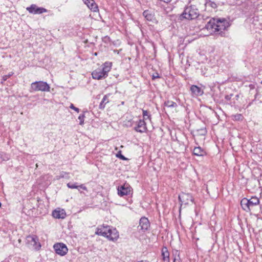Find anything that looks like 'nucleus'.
I'll return each mask as SVG.
<instances>
[{
  "instance_id": "obj_20",
  "label": "nucleus",
  "mask_w": 262,
  "mask_h": 262,
  "mask_svg": "<svg viewBox=\"0 0 262 262\" xmlns=\"http://www.w3.org/2000/svg\"><path fill=\"white\" fill-rule=\"evenodd\" d=\"M67 186L69 188H71V189L80 188L84 190H87L86 187L83 184H81V185L78 186L76 184H71V183H69L67 184Z\"/></svg>"
},
{
  "instance_id": "obj_13",
  "label": "nucleus",
  "mask_w": 262,
  "mask_h": 262,
  "mask_svg": "<svg viewBox=\"0 0 262 262\" xmlns=\"http://www.w3.org/2000/svg\"><path fill=\"white\" fill-rule=\"evenodd\" d=\"M83 2L89 9L93 12L98 11V8L94 0H83Z\"/></svg>"
},
{
  "instance_id": "obj_5",
  "label": "nucleus",
  "mask_w": 262,
  "mask_h": 262,
  "mask_svg": "<svg viewBox=\"0 0 262 262\" xmlns=\"http://www.w3.org/2000/svg\"><path fill=\"white\" fill-rule=\"evenodd\" d=\"M179 199L180 201L181 202V207L180 208V212H181V208L183 206L184 207L186 205H188L190 203H192L193 199L192 196L188 194L185 193H182L179 195Z\"/></svg>"
},
{
  "instance_id": "obj_31",
  "label": "nucleus",
  "mask_w": 262,
  "mask_h": 262,
  "mask_svg": "<svg viewBox=\"0 0 262 262\" xmlns=\"http://www.w3.org/2000/svg\"><path fill=\"white\" fill-rule=\"evenodd\" d=\"M13 73L9 74L8 75H5L3 77V79L4 81L6 80L9 77L13 75Z\"/></svg>"
},
{
  "instance_id": "obj_23",
  "label": "nucleus",
  "mask_w": 262,
  "mask_h": 262,
  "mask_svg": "<svg viewBox=\"0 0 262 262\" xmlns=\"http://www.w3.org/2000/svg\"><path fill=\"white\" fill-rule=\"evenodd\" d=\"M173 262H181L180 252L178 250L173 251Z\"/></svg>"
},
{
  "instance_id": "obj_24",
  "label": "nucleus",
  "mask_w": 262,
  "mask_h": 262,
  "mask_svg": "<svg viewBox=\"0 0 262 262\" xmlns=\"http://www.w3.org/2000/svg\"><path fill=\"white\" fill-rule=\"evenodd\" d=\"M164 104L165 106H167V107L176 108L177 106V104L176 102L169 100L166 101Z\"/></svg>"
},
{
  "instance_id": "obj_14",
  "label": "nucleus",
  "mask_w": 262,
  "mask_h": 262,
  "mask_svg": "<svg viewBox=\"0 0 262 262\" xmlns=\"http://www.w3.org/2000/svg\"><path fill=\"white\" fill-rule=\"evenodd\" d=\"M119 237V233L116 229L111 228L106 238L111 241H116Z\"/></svg>"
},
{
  "instance_id": "obj_35",
  "label": "nucleus",
  "mask_w": 262,
  "mask_h": 262,
  "mask_svg": "<svg viewBox=\"0 0 262 262\" xmlns=\"http://www.w3.org/2000/svg\"><path fill=\"white\" fill-rule=\"evenodd\" d=\"M97 55V53H95V55L96 56Z\"/></svg>"
},
{
  "instance_id": "obj_36",
  "label": "nucleus",
  "mask_w": 262,
  "mask_h": 262,
  "mask_svg": "<svg viewBox=\"0 0 262 262\" xmlns=\"http://www.w3.org/2000/svg\"><path fill=\"white\" fill-rule=\"evenodd\" d=\"M1 206H2V204H1V203L0 202V208L1 207Z\"/></svg>"
},
{
  "instance_id": "obj_30",
  "label": "nucleus",
  "mask_w": 262,
  "mask_h": 262,
  "mask_svg": "<svg viewBox=\"0 0 262 262\" xmlns=\"http://www.w3.org/2000/svg\"><path fill=\"white\" fill-rule=\"evenodd\" d=\"M70 107L71 108L75 110L77 112H79V109L78 108H77V107H75L73 104H71V105L70 106Z\"/></svg>"
},
{
  "instance_id": "obj_25",
  "label": "nucleus",
  "mask_w": 262,
  "mask_h": 262,
  "mask_svg": "<svg viewBox=\"0 0 262 262\" xmlns=\"http://www.w3.org/2000/svg\"><path fill=\"white\" fill-rule=\"evenodd\" d=\"M107 102H108V97L106 95H105L104 97H103V98L100 104V108H104V104H105L106 103H107Z\"/></svg>"
},
{
  "instance_id": "obj_10",
  "label": "nucleus",
  "mask_w": 262,
  "mask_h": 262,
  "mask_svg": "<svg viewBox=\"0 0 262 262\" xmlns=\"http://www.w3.org/2000/svg\"><path fill=\"white\" fill-rule=\"evenodd\" d=\"M111 228L109 226H102L98 228L95 233L99 235H102L106 237L107 235L110 231Z\"/></svg>"
},
{
  "instance_id": "obj_8",
  "label": "nucleus",
  "mask_w": 262,
  "mask_h": 262,
  "mask_svg": "<svg viewBox=\"0 0 262 262\" xmlns=\"http://www.w3.org/2000/svg\"><path fill=\"white\" fill-rule=\"evenodd\" d=\"M27 10L31 13L41 14L46 12L47 10L43 8H39L35 5H32L30 7H27Z\"/></svg>"
},
{
  "instance_id": "obj_18",
  "label": "nucleus",
  "mask_w": 262,
  "mask_h": 262,
  "mask_svg": "<svg viewBox=\"0 0 262 262\" xmlns=\"http://www.w3.org/2000/svg\"><path fill=\"white\" fill-rule=\"evenodd\" d=\"M111 66L112 63L110 62H105L103 64V67L101 70L104 74L105 77L107 76V73L110 71L111 69Z\"/></svg>"
},
{
  "instance_id": "obj_16",
  "label": "nucleus",
  "mask_w": 262,
  "mask_h": 262,
  "mask_svg": "<svg viewBox=\"0 0 262 262\" xmlns=\"http://www.w3.org/2000/svg\"><path fill=\"white\" fill-rule=\"evenodd\" d=\"M194 155L198 156H204L206 154V151L200 147H195L193 149Z\"/></svg>"
},
{
  "instance_id": "obj_4",
  "label": "nucleus",
  "mask_w": 262,
  "mask_h": 262,
  "mask_svg": "<svg viewBox=\"0 0 262 262\" xmlns=\"http://www.w3.org/2000/svg\"><path fill=\"white\" fill-rule=\"evenodd\" d=\"M31 89L34 91L49 92L50 87L46 82L39 81L32 83Z\"/></svg>"
},
{
  "instance_id": "obj_2",
  "label": "nucleus",
  "mask_w": 262,
  "mask_h": 262,
  "mask_svg": "<svg viewBox=\"0 0 262 262\" xmlns=\"http://www.w3.org/2000/svg\"><path fill=\"white\" fill-rule=\"evenodd\" d=\"M259 203V199L255 196L251 197L250 199L244 198L241 202L242 208L247 212L251 210L253 207Z\"/></svg>"
},
{
  "instance_id": "obj_7",
  "label": "nucleus",
  "mask_w": 262,
  "mask_h": 262,
  "mask_svg": "<svg viewBox=\"0 0 262 262\" xmlns=\"http://www.w3.org/2000/svg\"><path fill=\"white\" fill-rule=\"evenodd\" d=\"M130 191L131 187L126 184L118 188V194L120 196L128 195Z\"/></svg>"
},
{
  "instance_id": "obj_26",
  "label": "nucleus",
  "mask_w": 262,
  "mask_h": 262,
  "mask_svg": "<svg viewBox=\"0 0 262 262\" xmlns=\"http://www.w3.org/2000/svg\"><path fill=\"white\" fill-rule=\"evenodd\" d=\"M206 7L209 6V7H211L214 9V8H216L217 5L215 3L211 2V1H209V2H206Z\"/></svg>"
},
{
  "instance_id": "obj_27",
  "label": "nucleus",
  "mask_w": 262,
  "mask_h": 262,
  "mask_svg": "<svg viewBox=\"0 0 262 262\" xmlns=\"http://www.w3.org/2000/svg\"><path fill=\"white\" fill-rule=\"evenodd\" d=\"M143 116L144 120H146L147 119H150V116L148 115V113L147 111H143Z\"/></svg>"
},
{
  "instance_id": "obj_22",
  "label": "nucleus",
  "mask_w": 262,
  "mask_h": 262,
  "mask_svg": "<svg viewBox=\"0 0 262 262\" xmlns=\"http://www.w3.org/2000/svg\"><path fill=\"white\" fill-rule=\"evenodd\" d=\"M143 15L148 21H152L154 19V15L147 10L144 11Z\"/></svg>"
},
{
  "instance_id": "obj_3",
  "label": "nucleus",
  "mask_w": 262,
  "mask_h": 262,
  "mask_svg": "<svg viewBox=\"0 0 262 262\" xmlns=\"http://www.w3.org/2000/svg\"><path fill=\"white\" fill-rule=\"evenodd\" d=\"M199 15L198 9L194 6L186 7L181 15L182 18L191 20L198 17Z\"/></svg>"
},
{
  "instance_id": "obj_12",
  "label": "nucleus",
  "mask_w": 262,
  "mask_h": 262,
  "mask_svg": "<svg viewBox=\"0 0 262 262\" xmlns=\"http://www.w3.org/2000/svg\"><path fill=\"white\" fill-rule=\"evenodd\" d=\"M92 76L93 79L97 80H100L105 78L104 74L100 69L94 70L92 73Z\"/></svg>"
},
{
  "instance_id": "obj_11",
  "label": "nucleus",
  "mask_w": 262,
  "mask_h": 262,
  "mask_svg": "<svg viewBox=\"0 0 262 262\" xmlns=\"http://www.w3.org/2000/svg\"><path fill=\"white\" fill-rule=\"evenodd\" d=\"M149 227V222L147 218L143 217L140 220L139 226L138 228L143 231H146Z\"/></svg>"
},
{
  "instance_id": "obj_15",
  "label": "nucleus",
  "mask_w": 262,
  "mask_h": 262,
  "mask_svg": "<svg viewBox=\"0 0 262 262\" xmlns=\"http://www.w3.org/2000/svg\"><path fill=\"white\" fill-rule=\"evenodd\" d=\"M135 130L140 133L144 132L146 130V123L144 120H140L138 122L137 126L135 127Z\"/></svg>"
},
{
  "instance_id": "obj_37",
  "label": "nucleus",
  "mask_w": 262,
  "mask_h": 262,
  "mask_svg": "<svg viewBox=\"0 0 262 262\" xmlns=\"http://www.w3.org/2000/svg\"><path fill=\"white\" fill-rule=\"evenodd\" d=\"M261 83L262 84V81H261Z\"/></svg>"
},
{
  "instance_id": "obj_32",
  "label": "nucleus",
  "mask_w": 262,
  "mask_h": 262,
  "mask_svg": "<svg viewBox=\"0 0 262 262\" xmlns=\"http://www.w3.org/2000/svg\"><path fill=\"white\" fill-rule=\"evenodd\" d=\"M159 74H156V75H152V79H154L155 78H159Z\"/></svg>"
},
{
  "instance_id": "obj_9",
  "label": "nucleus",
  "mask_w": 262,
  "mask_h": 262,
  "mask_svg": "<svg viewBox=\"0 0 262 262\" xmlns=\"http://www.w3.org/2000/svg\"><path fill=\"white\" fill-rule=\"evenodd\" d=\"M52 216L55 219H63L66 216V212L64 209L58 208L53 211Z\"/></svg>"
},
{
  "instance_id": "obj_19",
  "label": "nucleus",
  "mask_w": 262,
  "mask_h": 262,
  "mask_svg": "<svg viewBox=\"0 0 262 262\" xmlns=\"http://www.w3.org/2000/svg\"><path fill=\"white\" fill-rule=\"evenodd\" d=\"M162 256L163 259L164 261H165L167 262L169 261V254L167 250V249L166 247H164L162 249Z\"/></svg>"
},
{
  "instance_id": "obj_34",
  "label": "nucleus",
  "mask_w": 262,
  "mask_h": 262,
  "mask_svg": "<svg viewBox=\"0 0 262 262\" xmlns=\"http://www.w3.org/2000/svg\"><path fill=\"white\" fill-rule=\"evenodd\" d=\"M120 158L122 160H126V158L122 155H120Z\"/></svg>"
},
{
  "instance_id": "obj_29",
  "label": "nucleus",
  "mask_w": 262,
  "mask_h": 262,
  "mask_svg": "<svg viewBox=\"0 0 262 262\" xmlns=\"http://www.w3.org/2000/svg\"><path fill=\"white\" fill-rule=\"evenodd\" d=\"M234 119L236 120H242V116L241 114H236L234 116Z\"/></svg>"
},
{
  "instance_id": "obj_1",
  "label": "nucleus",
  "mask_w": 262,
  "mask_h": 262,
  "mask_svg": "<svg viewBox=\"0 0 262 262\" xmlns=\"http://www.w3.org/2000/svg\"><path fill=\"white\" fill-rule=\"evenodd\" d=\"M229 26V22L225 18H212L207 23L206 28L210 30L211 33L221 34Z\"/></svg>"
},
{
  "instance_id": "obj_33",
  "label": "nucleus",
  "mask_w": 262,
  "mask_h": 262,
  "mask_svg": "<svg viewBox=\"0 0 262 262\" xmlns=\"http://www.w3.org/2000/svg\"><path fill=\"white\" fill-rule=\"evenodd\" d=\"M201 132H202V133H201V134H202V135H205V134L206 133V130H205V129H201Z\"/></svg>"
},
{
  "instance_id": "obj_6",
  "label": "nucleus",
  "mask_w": 262,
  "mask_h": 262,
  "mask_svg": "<svg viewBox=\"0 0 262 262\" xmlns=\"http://www.w3.org/2000/svg\"><path fill=\"white\" fill-rule=\"evenodd\" d=\"M53 247L56 253L61 256L65 255L68 251L67 247L63 243L55 244Z\"/></svg>"
},
{
  "instance_id": "obj_21",
  "label": "nucleus",
  "mask_w": 262,
  "mask_h": 262,
  "mask_svg": "<svg viewBox=\"0 0 262 262\" xmlns=\"http://www.w3.org/2000/svg\"><path fill=\"white\" fill-rule=\"evenodd\" d=\"M28 241L33 245H35L38 241V238L36 236L29 235L27 236Z\"/></svg>"
},
{
  "instance_id": "obj_17",
  "label": "nucleus",
  "mask_w": 262,
  "mask_h": 262,
  "mask_svg": "<svg viewBox=\"0 0 262 262\" xmlns=\"http://www.w3.org/2000/svg\"><path fill=\"white\" fill-rule=\"evenodd\" d=\"M190 90L193 94L196 96L201 95L203 93V92L201 90V88L196 85H192L190 88Z\"/></svg>"
},
{
  "instance_id": "obj_28",
  "label": "nucleus",
  "mask_w": 262,
  "mask_h": 262,
  "mask_svg": "<svg viewBox=\"0 0 262 262\" xmlns=\"http://www.w3.org/2000/svg\"><path fill=\"white\" fill-rule=\"evenodd\" d=\"M84 115H80L79 117H78V119H79L80 120V125H83V123H84Z\"/></svg>"
}]
</instances>
